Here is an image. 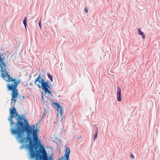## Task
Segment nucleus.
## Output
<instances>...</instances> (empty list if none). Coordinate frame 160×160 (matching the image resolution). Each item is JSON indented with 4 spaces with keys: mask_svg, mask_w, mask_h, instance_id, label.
I'll list each match as a JSON object with an SVG mask.
<instances>
[{
    "mask_svg": "<svg viewBox=\"0 0 160 160\" xmlns=\"http://www.w3.org/2000/svg\"><path fill=\"white\" fill-rule=\"evenodd\" d=\"M10 115L8 120L12 126L14 123L13 119L15 117H17V121L15 123V127L11 129L12 134L16 135L17 139H19L20 143L24 142L26 138L24 137V132H27V138L29 141V155H31V157L35 156V152L38 149L39 146L42 145L38 139L37 133L38 130L35 129V125L30 127L27 119H23L24 123L23 121L22 117L19 115L17 112L14 107L12 108L10 110Z\"/></svg>",
    "mask_w": 160,
    "mask_h": 160,
    "instance_id": "nucleus-1",
    "label": "nucleus"
},
{
    "mask_svg": "<svg viewBox=\"0 0 160 160\" xmlns=\"http://www.w3.org/2000/svg\"><path fill=\"white\" fill-rule=\"evenodd\" d=\"M6 67V64L4 62L3 60L0 56L1 76L7 82H12L13 84H8L7 88L8 90L11 91L12 92L11 94V103H12V101H13V104H14L16 102V98L19 94L17 88L18 84L20 83V80L19 78L16 79L11 77L8 73Z\"/></svg>",
    "mask_w": 160,
    "mask_h": 160,
    "instance_id": "nucleus-2",
    "label": "nucleus"
},
{
    "mask_svg": "<svg viewBox=\"0 0 160 160\" xmlns=\"http://www.w3.org/2000/svg\"><path fill=\"white\" fill-rule=\"evenodd\" d=\"M41 148L39 150L38 149L35 152V156L31 157V155H29V158L31 159L32 158H36V160H48L47 153L44 147L42 145H41ZM70 153L69 148L67 147L65 151V153L64 155L65 158V160H69V155Z\"/></svg>",
    "mask_w": 160,
    "mask_h": 160,
    "instance_id": "nucleus-3",
    "label": "nucleus"
},
{
    "mask_svg": "<svg viewBox=\"0 0 160 160\" xmlns=\"http://www.w3.org/2000/svg\"><path fill=\"white\" fill-rule=\"evenodd\" d=\"M41 75L40 74H39L36 78L34 82L35 84L39 88H42L45 93H48L49 95L51 94L52 92L48 90V88H49L51 87V82L48 80L45 82L44 79L42 78H41Z\"/></svg>",
    "mask_w": 160,
    "mask_h": 160,
    "instance_id": "nucleus-4",
    "label": "nucleus"
},
{
    "mask_svg": "<svg viewBox=\"0 0 160 160\" xmlns=\"http://www.w3.org/2000/svg\"><path fill=\"white\" fill-rule=\"evenodd\" d=\"M53 104L55 105L57 107V110L59 112L60 114V117L61 118V122H62L63 120V117H62L63 110L61 106H60L59 105L57 102H54Z\"/></svg>",
    "mask_w": 160,
    "mask_h": 160,
    "instance_id": "nucleus-5",
    "label": "nucleus"
},
{
    "mask_svg": "<svg viewBox=\"0 0 160 160\" xmlns=\"http://www.w3.org/2000/svg\"><path fill=\"white\" fill-rule=\"evenodd\" d=\"M117 96L118 101H121V90L119 87L117 88Z\"/></svg>",
    "mask_w": 160,
    "mask_h": 160,
    "instance_id": "nucleus-6",
    "label": "nucleus"
},
{
    "mask_svg": "<svg viewBox=\"0 0 160 160\" xmlns=\"http://www.w3.org/2000/svg\"><path fill=\"white\" fill-rule=\"evenodd\" d=\"M138 33L139 35H141L143 39L145 38V36L144 35L143 32L141 31L140 29H138Z\"/></svg>",
    "mask_w": 160,
    "mask_h": 160,
    "instance_id": "nucleus-7",
    "label": "nucleus"
},
{
    "mask_svg": "<svg viewBox=\"0 0 160 160\" xmlns=\"http://www.w3.org/2000/svg\"><path fill=\"white\" fill-rule=\"evenodd\" d=\"M27 18V17H26L24 18V19L23 21V23L25 26L26 30H27V28H26Z\"/></svg>",
    "mask_w": 160,
    "mask_h": 160,
    "instance_id": "nucleus-8",
    "label": "nucleus"
},
{
    "mask_svg": "<svg viewBox=\"0 0 160 160\" xmlns=\"http://www.w3.org/2000/svg\"><path fill=\"white\" fill-rule=\"evenodd\" d=\"M47 113V110L46 109H45V108H44V111L43 112V116H42V118L44 117L46 115Z\"/></svg>",
    "mask_w": 160,
    "mask_h": 160,
    "instance_id": "nucleus-9",
    "label": "nucleus"
},
{
    "mask_svg": "<svg viewBox=\"0 0 160 160\" xmlns=\"http://www.w3.org/2000/svg\"><path fill=\"white\" fill-rule=\"evenodd\" d=\"M48 78L51 80V81L52 82L53 81V79H52V76L51 75H50L48 74Z\"/></svg>",
    "mask_w": 160,
    "mask_h": 160,
    "instance_id": "nucleus-10",
    "label": "nucleus"
},
{
    "mask_svg": "<svg viewBox=\"0 0 160 160\" xmlns=\"http://www.w3.org/2000/svg\"><path fill=\"white\" fill-rule=\"evenodd\" d=\"M98 129H97L96 131V132L95 134L94 135V141L95 140V139L97 137V134H98Z\"/></svg>",
    "mask_w": 160,
    "mask_h": 160,
    "instance_id": "nucleus-11",
    "label": "nucleus"
},
{
    "mask_svg": "<svg viewBox=\"0 0 160 160\" xmlns=\"http://www.w3.org/2000/svg\"><path fill=\"white\" fill-rule=\"evenodd\" d=\"M41 20H40L39 21V22H38L39 25V27L40 29L41 28Z\"/></svg>",
    "mask_w": 160,
    "mask_h": 160,
    "instance_id": "nucleus-12",
    "label": "nucleus"
},
{
    "mask_svg": "<svg viewBox=\"0 0 160 160\" xmlns=\"http://www.w3.org/2000/svg\"><path fill=\"white\" fill-rule=\"evenodd\" d=\"M84 11H85L86 13H87L88 12V10L87 7H85L84 9Z\"/></svg>",
    "mask_w": 160,
    "mask_h": 160,
    "instance_id": "nucleus-13",
    "label": "nucleus"
},
{
    "mask_svg": "<svg viewBox=\"0 0 160 160\" xmlns=\"http://www.w3.org/2000/svg\"><path fill=\"white\" fill-rule=\"evenodd\" d=\"M131 157L132 159H133L134 158V157L132 154L131 155Z\"/></svg>",
    "mask_w": 160,
    "mask_h": 160,
    "instance_id": "nucleus-14",
    "label": "nucleus"
},
{
    "mask_svg": "<svg viewBox=\"0 0 160 160\" xmlns=\"http://www.w3.org/2000/svg\"><path fill=\"white\" fill-rule=\"evenodd\" d=\"M25 98V97L24 96H22L21 97V99L22 100H23Z\"/></svg>",
    "mask_w": 160,
    "mask_h": 160,
    "instance_id": "nucleus-15",
    "label": "nucleus"
},
{
    "mask_svg": "<svg viewBox=\"0 0 160 160\" xmlns=\"http://www.w3.org/2000/svg\"><path fill=\"white\" fill-rule=\"evenodd\" d=\"M42 100H44V97L43 95V93L42 92Z\"/></svg>",
    "mask_w": 160,
    "mask_h": 160,
    "instance_id": "nucleus-16",
    "label": "nucleus"
},
{
    "mask_svg": "<svg viewBox=\"0 0 160 160\" xmlns=\"http://www.w3.org/2000/svg\"><path fill=\"white\" fill-rule=\"evenodd\" d=\"M28 84H26L25 85V87H28Z\"/></svg>",
    "mask_w": 160,
    "mask_h": 160,
    "instance_id": "nucleus-17",
    "label": "nucleus"
},
{
    "mask_svg": "<svg viewBox=\"0 0 160 160\" xmlns=\"http://www.w3.org/2000/svg\"><path fill=\"white\" fill-rule=\"evenodd\" d=\"M24 147V146H21V148H20L21 149H22V148H23Z\"/></svg>",
    "mask_w": 160,
    "mask_h": 160,
    "instance_id": "nucleus-18",
    "label": "nucleus"
},
{
    "mask_svg": "<svg viewBox=\"0 0 160 160\" xmlns=\"http://www.w3.org/2000/svg\"><path fill=\"white\" fill-rule=\"evenodd\" d=\"M32 82H31V83H30V84L32 85Z\"/></svg>",
    "mask_w": 160,
    "mask_h": 160,
    "instance_id": "nucleus-19",
    "label": "nucleus"
}]
</instances>
